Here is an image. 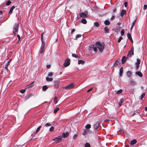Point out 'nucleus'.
<instances>
[{
    "instance_id": "f257e3e1",
    "label": "nucleus",
    "mask_w": 147,
    "mask_h": 147,
    "mask_svg": "<svg viewBox=\"0 0 147 147\" xmlns=\"http://www.w3.org/2000/svg\"><path fill=\"white\" fill-rule=\"evenodd\" d=\"M96 47H94L93 45H91L89 46L88 50L90 51L93 49L94 51L96 52L97 51V48L99 50L100 52H102L104 49V46L102 44H101L100 42H97L96 43Z\"/></svg>"
},
{
    "instance_id": "f03ea898",
    "label": "nucleus",
    "mask_w": 147,
    "mask_h": 147,
    "mask_svg": "<svg viewBox=\"0 0 147 147\" xmlns=\"http://www.w3.org/2000/svg\"><path fill=\"white\" fill-rule=\"evenodd\" d=\"M18 28L19 26L18 23H17L14 25L13 29V33L14 35H15L16 33L18 32Z\"/></svg>"
},
{
    "instance_id": "7ed1b4c3",
    "label": "nucleus",
    "mask_w": 147,
    "mask_h": 147,
    "mask_svg": "<svg viewBox=\"0 0 147 147\" xmlns=\"http://www.w3.org/2000/svg\"><path fill=\"white\" fill-rule=\"evenodd\" d=\"M75 84L74 83H71L69 85H68L67 86L65 87V88L66 89H70L72 88H73L74 87Z\"/></svg>"
},
{
    "instance_id": "20e7f679",
    "label": "nucleus",
    "mask_w": 147,
    "mask_h": 147,
    "mask_svg": "<svg viewBox=\"0 0 147 147\" xmlns=\"http://www.w3.org/2000/svg\"><path fill=\"white\" fill-rule=\"evenodd\" d=\"M70 64V59H67L64 63L63 65L64 66L66 67L69 65Z\"/></svg>"
},
{
    "instance_id": "39448f33",
    "label": "nucleus",
    "mask_w": 147,
    "mask_h": 147,
    "mask_svg": "<svg viewBox=\"0 0 147 147\" xmlns=\"http://www.w3.org/2000/svg\"><path fill=\"white\" fill-rule=\"evenodd\" d=\"M134 55V48L132 47L129 52L127 54V57L129 56L131 57L132 55Z\"/></svg>"
},
{
    "instance_id": "423d86ee",
    "label": "nucleus",
    "mask_w": 147,
    "mask_h": 147,
    "mask_svg": "<svg viewBox=\"0 0 147 147\" xmlns=\"http://www.w3.org/2000/svg\"><path fill=\"white\" fill-rule=\"evenodd\" d=\"M100 125L99 122H96L95 124L93 125L94 128L95 130H96L99 127Z\"/></svg>"
},
{
    "instance_id": "0eeeda50",
    "label": "nucleus",
    "mask_w": 147,
    "mask_h": 147,
    "mask_svg": "<svg viewBox=\"0 0 147 147\" xmlns=\"http://www.w3.org/2000/svg\"><path fill=\"white\" fill-rule=\"evenodd\" d=\"M140 63V59H137V62L135 63L136 67L137 69H138V68Z\"/></svg>"
},
{
    "instance_id": "6e6552de",
    "label": "nucleus",
    "mask_w": 147,
    "mask_h": 147,
    "mask_svg": "<svg viewBox=\"0 0 147 147\" xmlns=\"http://www.w3.org/2000/svg\"><path fill=\"white\" fill-rule=\"evenodd\" d=\"M43 33H42L41 34V40L42 41V45L41 47L45 48V42L43 41Z\"/></svg>"
},
{
    "instance_id": "1a4fd4ad",
    "label": "nucleus",
    "mask_w": 147,
    "mask_h": 147,
    "mask_svg": "<svg viewBox=\"0 0 147 147\" xmlns=\"http://www.w3.org/2000/svg\"><path fill=\"white\" fill-rule=\"evenodd\" d=\"M61 136H60L58 137H57L55 138L53 140L55 141V142H59V141L61 140Z\"/></svg>"
},
{
    "instance_id": "9d476101",
    "label": "nucleus",
    "mask_w": 147,
    "mask_h": 147,
    "mask_svg": "<svg viewBox=\"0 0 147 147\" xmlns=\"http://www.w3.org/2000/svg\"><path fill=\"white\" fill-rule=\"evenodd\" d=\"M69 132H67L66 133H63L62 135V137L65 138L67 137L69 135Z\"/></svg>"
},
{
    "instance_id": "9b49d317",
    "label": "nucleus",
    "mask_w": 147,
    "mask_h": 147,
    "mask_svg": "<svg viewBox=\"0 0 147 147\" xmlns=\"http://www.w3.org/2000/svg\"><path fill=\"white\" fill-rule=\"evenodd\" d=\"M123 72V69L122 67H121L119 70V76L120 77L122 76V74Z\"/></svg>"
},
{
    "instance_id": "f8f14e48",
    "label": "nucleus",
    "mask_w": 147,
    "mask_h": 147,
    "mask_svg": "<svg viewBox=\"0 0 147 147\" xmlns=\"http://www.w3.org/2000/svg\"><path fill=\"white\" fill-rule=\"evenodd\" d=\"M89 129H86L82 133L83 135H85L87 134L88 132L89 131Z\"/></svg>"
},
{
    "instance_id": "ddd939ff",
    "label": "nucleus",
    "mask_w": 147,
    "mask_h": 147,
    "mask_svg": "<svg viewBox=\"0 0 147 147\" xmlns=\"http://www.w3.org/2000/svg\"><path fill=\"white\" fill-rule=\"evenodd\" d=\"M120 63V60H117L114 63V65L115 66H117Z\"/></svg>"
},
{
    "instance_id": "4468645a",
    "label": "nucleus",
    "mask_w": 147,
    "mask_h": 147,
    "mask_svg": "<svg viewBox=\"0 0 147 147\" xmlns=\"http://www.w3.org/2000/svg\"><path fill=\"white\" fill-rule=\"evenodd\" d=\"M136 143V140L135 139H134L130 142V144L131 145H134Z\"/></svg>"
},
{
    "instance_id": "2eb2a0df",
    "label": "nucleus",
    "mask_w": 147,
    "mask_h": 147,
    "mask_svg": "<svg viewBox=\"0 0 147 147\" xmlns=\"http://www.w3.org/2000/svg\"><path fill=\"white\" fill-rule=\"evenodd\" d=\"M46 80L48 82H51L53 81V79L52 78H50L49 77H46Z\"/></svg>"
},
{
    "instance_id": "dca6fc26",
    "label": "nucleus",
    "mask_w": 147,
    "mask_h": 147,
    "mask_svg": "<svg viewBox=\"0 0 147 147\" xmlns=\"http://www.w3.org/2000/svg\"><path fill=\"white\" fill-rule=\"evenodd\" d=\"M127 75L128 77L130 78L132 75V73L130 71H128L127 72Z\"/></svg>"
},
{
    "instance_id": "f3484780",
    "label": "nucleus",
    "mask_w": 147,
    "mask_h": 147,
    "mask_svg": "<svg viewBox=\"0 0 147 147\" xmlns=\"http://www.w3.org/2000/svg\"><path fill=\"white\" fill-rule=\"evenodd\" d=\"M126 57L124 56L121 59L122 63H125L126 61Z\"/></svg>"
},
{
    "instance_id": "a211bd4d",
    "label": "nucleus",
    "mask_w": 147,
    "mask_h": 147,
    "mask_svg": "<svg viewBox=\"0 0 147 147\" xmlns=\"http://www.w3.org/2000/svg\"><path fill=\"white\" fill-rule=\"evenodd\" d=\"M85 63L84 61L82 60H79L78 61V64H83Z\"/></svg>"
},
{
    "instance_id": "6ab92c4d",
    "label": "nucleus",
    "mask_w": 147,
    "mask_h": 147,
    "mask_svg": "<svg viewBox=\"0 0 147 147\" xmlns=\"http://www.w3.org/2000/svg\"><path fill=\"white\" fill-rule=\"evenodd\" d=\"M15 7L14 6H13L10 8V10L9 11V13L10 14H11L12 13L13 10L15 8Z\"/></svg>"
},
{
    "instance_id": "aec40b11",
    "label": "nucleus",
    "mask_w": 147,
    "mask_h": 147,
    "mask_svg": "<svg viewBox=\"0 0 147 147\" xmlns=\"http://www.w3.org/2000/svg\"><path fill=\"white\" fill-rule=\"evenodd\" d=\"M136 74H137L138 76H140V77H141L142 76V73L140 72L139 71L136 72Z\"/></svg>"
},
{
    "instance_id": "412c9836",
    "label": "nucleus",
    "mask_w": 147,
    "mask_h": 147,
    "mask_svg": "<svg viewBox=\"0 0 147 147\" xmlns=\"http://www.w3.org/2000/svg\"><path fill=\"white\" fill-rule=\"evenodd\" d=\"M104 23L106 25H109L110 24V22L109 20H106L105 21Z\"/></svg>"
},
{
    "instance_id": "4be33fe9",
    "label": "nucleus",
    "mask_w": 147,
    "mask_h": 147,
    "mask_svg": "<svg viewBox=\"0 0 147 147\" xmlns=\"http://www.w3.org/2000/svg\"><path fill=\"white\" fill-rule=\"evenodd\" d=\"M126 12V11L125 10H124V9L122 10L121 12V16H123L124 14Z\"/></svg>"
},
{
    "instance_id": "5701e85b",
    "label": "nucleus",
    "mask_w": 147,
    "mask_h": 147,
    "mask_svg": "<svg viewBox=\"0 0 147 147\" xmlns=\"http://www.w3.org/2000/svg\"><path fill=\"white\" fill-rule=\"evenodd\" d=\"M104 30L105 33H108L109 32V30L108 29V28L107 27H106L104 28Z\"/></svg>"
},
{
    "instance_id": "b1692460",
    "label": "nucleus",
    "mask_w": 147,
    "mask_h": 147,
    "mask_svg": "<svg viewBox=\"0 0 147 147\" xmlns=\"http://www.w3.org/2000/svg\"><path fill=\"white\" fill-rule=\"evenodd\" d=\"M34 82H32L30 83V84H29L28 85H27V86H26V88H30V87H31V86H32V85Z\"/></svg>"
},
{
    "instance_id": "393cba45",
    "label": "nucleus",
    "mask_w": 147,
    "mask_h": 147,
    "mask_svg": "<svg viewBox=\"0 0 147 147\" xmlns=\"http://www.w3.org/2000/svg\"><path fill=\"white\" fill-rule=\"evenodd\" d=\"M48 88V87L47 86H44L42 88V90L44 91H46Z\"/></svg>"
},
{
    "instance_id": "a878e982",
    "label": "nucleus",
    "mask_w": 147,
    "mask_h": 147,
    "mask_svg": "<svg viewBox=\"0 0 147 147\" xmlns=\"http://www.w3.org/2000/svg\"><path fill=\"white\" fill-rule=\"evenodd\" d=\"M82 22L84 24H86L87 23V21L85 19H83L81 20Z\"/></svg>"
},
{
    "instance_id": "bb28decb",
    "label": "nucleus",
    "mask_w": 147,
    "mask_h": 147,
    "mask_svg": "<svg viewBox=\"0 0 147 147\" xmlns=\"http://www.w3.org/2000/svg\"><path fill=\"white\" fill-rule=\"evenodd\" d=\"M124 101V100L123 99H121L120 101L119 102V105L120 106L122 105V103Z\"/></svg>"
},
{
    "instance_id": "cd10ccee",
    "label": "nucleus",
    "mask_w": 147,
    "mask_h": 147,
    "mask_svg": "<svg viewBox=\"0 0 147 147\" xmlns=\"http://www.w3.org/2000/svg\"><path fill=\"white\" fill-rule=\"evenodd\" d=\"M122 91L123 90L122 89L119 90L117 91L116 94H119L122 92Z\"/></svg>"
},
{
    "instance_id": "c85d7f7f",
    "label": "nucleus",
    "mask_w": 147,
    "mask_h": 147,
    "mask_svg": "<svg viewBox=\"0 0 147 147\" xmlns=\"http://www.w3.org/2000/svg\"><path fill=\"white\" fill-rule=\"evenodd\" d=\"M94 26L97 27H98L99 26V24L97 22H94Z\"/></svg>"
},
{
    "instance_id": "c756f323",
    "label": "nucleus",
    "mask_w": 147,
    "mask_h": 147,
    "mask_svg": "<svg viewBox=\"0 0 147 147\" xmlns=\"http://www.w3.org/2000/svg\"><path fill=\"white\" fill-rule=\"evenodd\" d=\"M91 127V125L90 124H88L85 127L86 129H88Z\"/></svg>"
},
{
    "instance_id": "7c9ffc66",
    "label": "nucleus",
    "mask_w": 147,
    "mask_h": 147,
    "mask_svg": "<svg viewBox=\"0 0 147 147\" xmlns=\"http://www.w3.org/2000/svg\"><path fill=\"white\" fill-rule=\"evenodd\" d=\"M80 16L81 17H86V15L84 13H81Z\"/></svg>"
},
{
    "instance_id": "2f4dec72",
    "label": "nucleus",
    "mask_w": 147,
    "mask_h": 147,
    "mask_svg": "<svg viewBox=\"0 0 147 147\" xmlns=\"http://www.w3.org/2000/svg\"><path fill=\"white\" fill-rule=\"evenodd\" d=\"M45 51V48L41 47L40 52L41 53L43 54Z\"/></svg>"
},
{
    "instance_id": "473e14b6",
    "label": "nucleus",
    "mask_w": 147,
    "mask_h": 147,
    "mask_svg": "<svg viewBox=\"0 0 147 147\" xmlns=\"http://www.w3.org/2000/svg\"><path fill=\"white\" fill-rule=\"evenodd\" d=\"M41 127L42 126H39L38 128H37L36 131L35 133H37L39 131V130H40V129Z\"/></svg>"
},
{
    "instance_id": "72a5a7b5",
    "label": "nucleus",
    "mask_w": 147,
    "mask_h": 147,
    "mask_svg": "<svg viewBox=\"0 0 147 147\" xmlns=\"http://www.w3.org/2000/svg\"><path fill=\"white\" fill-rule=\"evenodd\" d=\"M82 36V35L80 34H78L76 36V39H77L78 38Z\"/></svg>"
},
{
    "instance_id": "f704fd0d",
    "label": "nucleus",
    "mask_w": 147,
    "mask_h": 147,
    "mask_svg": "<svg viewBox=\"0 0 147 147\" xmlns=\"http://www.w3.org/2000/svg\"><path fill=\"white\" fill-rule=\"evenodd\" d=\"M53 74V73L52 72H50L48 74V76L49 77H51L52 76Z\"/></svg>"
},
{
    "instance_id": "c9c22d12",
    "label": "nucleus",
    "mask_w": 147,
    "mask_h": 147,
    "mask_svg": "<svg viewBox=\"0 0 147 147\" xmlns=\"http://www.w3.org/2000/svg\"><path fill=\"white\" fill-rule=\"evenodd\" d=\"M85 147H91L90 145L88 143H86L85 145Z\"/></svg>"
},
{
    "instance_id": "e433bc0d",
    "label": "nucleus",
    "mask_w": 147,
    "mask_h": 147,
    "mask_svg": "<svg viewBox=\"0 0 147 147\" xmlns=\"http://www.w3.org/2000/svg\"><path fill=\"white\" fill-rule=\"evenodd\" d=\"M127 36L128 38L129 39H131V38H132L131 37V35L129 33H127Z\"/></svg>"
},
{
    "instance_id": "4c0bfd02",
    "label": "nucleus",
    "mask_w": 147,
    "mask_h": 147,
    "mask_svg": "<svg viewBox=\"0 0 147 147\" xmlns=\"http://www.w3.org/2000/svg\"><path fill=\"white\" fill-rule=\"evenodd\" d=\"M135 23H134V22H133L131 26V29H130V30L131 31L132 30L133 28L135 26Z\"/></svg>"
},
{
    "instance_id": "58836bf2",
    "label": "nucleus",
    "mask_w": 147,
    "mask_h": 147,
    "mask_svg": "<svg viewBox=\"0 0 147 147\" xmlns=\"http://www.w3.org/2000/svg\"><path fill=\"white\" fill-rule=\"evenodd\" d=\"M72 56L73 57H75V58H78V55H76L75 54L72 53Z\"/></svg>"
},
{
    "instance_id": "ea45409f",
    "label": "nucleus",
    "mask_w": 147,
    "mask_h": 147,
    "mask_svg": "<svg viewBox=\"0 0 147 147\" xmlns=\"http://www.w3.org/2000/svg\"><path fill=\"white\" fill-rule=\"evenodd\" d=\"M145 94L143 93L141 96L140 97V98L141 100H142V98L145 96Z\"/></svg>"
},
{
    "instance_id": "a19ab883",
    "label": "nucleus",
    "mask_w": 147,
    "mask_h": 147,
    "mask_svg": "<svg viewBox=\"0 0 147 147\" xmlns=\"http://www.w3.org/2000/svg\"><path fill=\"white\" fill-rule=\"evenodd\" d=\"M51 125V123H47L45 124V126L46 127H49Z\"/></svg>"
},
{
    "instance_id": "79ce46f5",
    "label": "nucleus",
    "mask_w": 147,
    "mask_h": 147,
    "mask_svg": "<svg viewBox=\"0 0 147 147\" xmlns=\"http://www.w3.org/2000/svg\"><path fill=\"white\" fill-rule=\"evenodd\" d=\"M123 39V38L121 36L119 37V39L118 40V42H120L121 41V40Z\"/></svg>"
},
{
    "instance_id": "37998d69",
    "label": "nucleus",
    "mask_w": 147,
    "mask_h": 147,
    "mask_svg": "<svg viewBox=\"0 0 147 147\" xmlns=\"http://www.w3.org/2000/svg\"><path fill=\"white\" fill-rule=\"evenodd\" d=\"M59 109L58 107L56 108L54 110V113H56L59 110Z\"/></svg>"
},
{
    "instance_id": "c03bdc74",
    "label": "nucleus",
    "mask_w": 147,
    "mask_h": 147,
    "mask_svg": "<svg viewBox=\"0 0 147 147\" xmlns=\"http://www.w3.org/2000/svg\"><path fill=\"white\" fill-rule=\"evenodd\" d=\"M130 83L131 84L134 85L136 84L132 80H131L130 81Z\"/></svg>"
},
{
    "instance_id": "a18cd8bd",
    "label": "nucleus",
    "mask_w": 147,
    "mask_h": 147,
    "mask_svg": "<svg viewBox=\"0 0 147 147\" xmlns=\"http://www.w3.org/2000/svg\"><path fill=\"white\" fill-rule=\"evenodd\" d=\"M54 102L56 104L57 102V98L56 97H55L54 99Z\"/></svg>"
},
{
    "instance_id": "49530a36",
    "label": "nucleus",
    "mask_w": 147,
    "mask_h": 147,
    "mask_svg": "<svg viewBox=\"0 0 147 147\" xmlns=\"http://www.w3.org/2000/svg\"><path fill=\"white\" fill-rule=\"evenodd\" d=\"M54 129V127H51L50 128L49 131H53Z\"/></svg>"
},
{
    "instance_id": "de8ad7c7",
    "label": "nucleus",
    "mask_w": 147,
    "mask_h": 147,
    "mask_svg": "<svg viewBox=\"0 0 147 147\" xmlns=\"http://www.w3.org/2000/svg\"><path fill=\"white\" fill-rule=\"evenodd\" d=\"M124 30L123 29L121 31V34L122 35H123L124 34Z\"/></svg>"
},
{
    "instance_id": "09e8293b",
    "label": "nucleus",
    "mask_w": 147,
    "mask_h": 147,
    "mask_svg": "<svg viewBox=\"0 0 147 147\" xmlns=\"http://www.w3.org/2000/svg\"><path fill=\"white\" fill-rule=\"evenodd\" d=\"M77 134H75L74 135V136H73V138L74 139H75L77 138Z\"/></svg>"
},
{
    "instance_id": "8fccbe9b",
    "label": "nucleus",
    "mask_w": 147,
    "mask_h": 147,
    "mask_svg": "<svg viewBox=\"0 0 147 147\" xmlns=\"http://www.w3.org/2000/svg\"><path fill=\"white\" fill-rule=\"evenodd\" d=\"M11 3V2L10 1H8L6 3V5H9Z\"/></svg>"
},
{
    "instance_id": "3c124183",
    "label": "nucleus",
    "mask_w": 147,
    "mask_h": 147,
    "mask_svg": "<svg viewBox=\"0 0 147 147\" xmlns=\"http://www.w3.org/2000/svg\"><path fill=\"white\" fill-rule=\"evenodd\" d=\"M25 92V89H23V90H21L20 91V92L21 93H24Z\"/></svg>"
},
{
    "instance_id": "603ef678",
    "label": "nucleus",
    "mask_w": 147,
    "mask_h": 147,
    "mask_svg": "<svg viewBox=\"0 0 147 147\" xmlns=\"http://www.w3.org/2000/svg\"><path fill=\"white\" fill-rule=\"evenodd\" d=\"M147 5H144V7H143V9L144 10H146L147 8Z\"/></svg>"
},
{
    "instance_id": "864d4df0",
    "label": "nucleus",
    "mask_w": 147,
    "mask_h": 147,
    "mask_svg": "<svg viewBox=\"0 0 147 147\" xmlns=\"http://www.w3.org/2000/svg\"><path fill=\"white\" fill-rule=\"evenodd\" d=\"M125 6V7H127V2H125L124 3Z\"/></svg>"
},
{
    "instance_id": "5fc2aeb1",
    "label": "nucleus",
    "mask_w": 147,
    "mask_h": 147,
    "mask_svg": "<svg viewBox=\"0 0 147 147\" xmlns=\"http://www.w3.org/2000/svg\"><path fill=\"white\" fill-rule=\"evenodd\" d=\"M92 90V88H90L88 90V91H87V92H90V91H91Z\"/></svg>"
},
{
    "instance_id": "6e6d98bb",
    "label": "nucleus",
    "mask_w": 147,
    "mask_h": 147,
    "mask_svg": "<svg viewBox=\"0 0 147 147\" xmlns=\"http://www.w3.org/2000/svg\"><path fill=\"white\" fill-rule=\"evenodd\" d=\"M115 18V16H112V17L111 18V20H114V19Z\"/></svg>"
},
{
    "instance_id": "4d7b16f0",
    "label": "nucleus",
    "mask_w": 147,
    "mask_h": 147,
    "mask_svg": "<svg viewBox=\"0 0 147 147\" xmlns=\"http://www.w3.org/2000/svg\"><path fill=\"white\" fill-rule=\"evenodd\" d=\"M75 31V29H72V30L71 31V33L72 34H73Z\"/></svg>"
},
{
    "instance_id": "13d9d810",
    "label": "nucleus",
    "mask_w": 147,
    "mask_h": 147,
    "mask_svg": "<svg viewBox=\"0 0 147 147\" xmlns=\"http://www.w3.org/2000/svg\"><path fill=\"white\" fill-rule=\"evenodd\" d=\"M47 68H49L51 67V65H47Z\"/></svg>"
},
{
    "instance_id": "bf43d9fd",
    "label": "nucleus",
    "mask_w": 147,
    "mask_h": 147,
    "mask_svg": "<svg viewBox=\"0 0 147 147\" xmlns=\"http://www.w3.org/2000/svg\"><path fill=\"white\" fill-rule=\"evenodd\" d=\"M17 37H18V38L19 39V40L20 39V36L19 35H17Z\"/></svg>"
},
{
    "instance_id": "052dcab7",
    "label": "nucleus",
    "mask_w": 147,
    "mask_h": 147,
    "mask_svg": "<svg viewBox=\"0 0 147 147\" xmlns=\"http://www.w3.org/2000/svg\"><path fill=\"white\" fill-rule=\"evenodd\" d=\"M8 67V66H6L5 65V69H7V68Z\"/></svg>"
},
{
    "instance_id": "680f3d73",
    "label": "nucleus",
    "mask_w": 147,
    "mask_h": 147,
    "mask_svg": "<svg viewBox=\"0 0 147 147\" xmlns=\"http://www.w3.org/2000/svg\"><path fill=\"white\" fill-rule=\"evenodd\" d=\"M129 40H131V42H133V40H132V38H131Z\"/></svg>"
},
{
    "instance_id": "e2e57ef3",
    "label": "nucleus",
    "mask_w": 147,
    "mask_h": 147,
    "mask_svg": "<svg viewBox=\"0 0 147 147\" xmlns=\"http://www.w3.org/2000/svg\"><path fill=\"white\" fill-rule=\"evenodd\" d=\"M8 64H9L8 63H6L5 65L7 66H8Z\"/></svg>"
},
{
    "instance_id": "0e129e2a",
    "label": "nucleus",
    "mask_w": 147,
    "mask_h": 147,
    "mask_svg": "<svg viewBox=\"0 0 147 147\" xmlns=\"http://www.w3.org/2000/svg\"><path fill=\"white\" fill-rule=\"evenodd\" d=\"M136 20H137V19H136L135 20H134V21L133 22H134V23H135V24L136 23Z\"/></svg>"
},
{
    "instance_id": "69168bd1",
    "label": "nucleus",
    "mask_w": 147,
    "mask_h": 147,
    "mask_svg": "<svg viewBox=\"0 0 147 147\" xmlns=\"http://www.w3.org/2000/svg\"><path fill=\"white\" fill-rule=\"evenodd\" d=\"M145 110L146 111H147V107H145Z\"/></svg>"
},
{
    "instance_id": "338daca9",
    "label": "nucleus",
    "mask_w": 147,
    "mask_h": 147,
    "mask_svg": "<svg viewBox=\"0 0 147 147\" xmlns=\"http://www.w3.org/2000/svg\"><path fill=\"white\" fill-rule=\"evenodd\" d=\"M10 60H11V59H10V60L8 61L7 62V63H8V64H9V63L10 62Z\"/></svg>"
},
{
    "instance_id": "774afa93",
    "label": "nucleus",
    "mask_w": 147,
    "mask_h": 147,
    "mask_svg": "<svg viewBox=\"0 0 147 147\" xmlns=\"http://www.w3.org/2000/svg\"><path fill=\"white\" fill-rule=\"evenodd\" d=\"M59 82V81H57L55 83H58Z\"/></svg>"
}]
</instances>
